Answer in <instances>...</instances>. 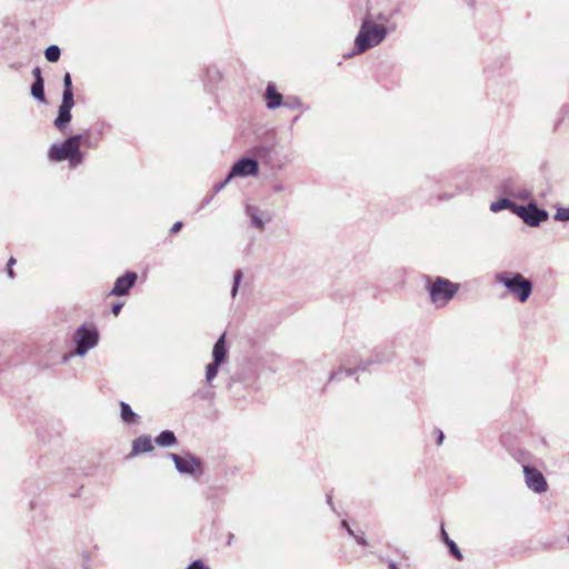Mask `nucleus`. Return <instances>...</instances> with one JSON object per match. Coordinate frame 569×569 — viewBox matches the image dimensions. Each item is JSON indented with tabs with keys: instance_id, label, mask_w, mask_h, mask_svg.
<instances>
[{
	"instance_id": "46",
	"label": "nucleus",
	"mask_w": 569,
	"mask_h": 569,
	"mask_svg": "<svg viewBox=\"0 0 569 569\" xmlns=\"http://www.w3.org/2000/svg\"><path fill=\"white\" fill-rule=\"evenodd\" d=\"M450 198H451V196L446 194V193H445V194H442V196H439V200H448V199H450Z\"/></svg>"
},
{
	"instance_id": "9",
	"label": "nucleus",
	"mask_w": 569,
	"mask_h": 569,
	"mask_svg": "<svg viewBox=\"0 0 569 569\" xmlns=\"http://www.w3.org/2000/svg\"><path fill=\"white\" fill-rule=\"evenodd\" d=\"M259 172V163L256 159L249 157H242L234 162L229 171V178L236 177H252Z\"/></svg>"
},
{
	"instance_id": "44",
	"label": "nucleus",
	"mask_w": 569,
	"mask_h": 569,
	"mask_svg": "<svg viewBox=\"0 0 569 569\" xmlns=\"http://www.w3.org/2000/svg\"><path fill=\"white\" fill-rule=\"evenodd\" d=\"M529 197H530V193L528 191H525V192L519 194V198H521V199H527Z\"/></svg>"
},
{
	"instance_id": "14",
	"label": "nucleus",
	"mask_w": 569,
	"mask_h": 569,
	"mask_svg": "<svg viewBox=\"0 0 569 569\" xmlns=\"http://www.w3.org/2000/svg\"><path fill=\"white\" fill-rule=\"evenodd\" d=\"M153 449H154V447H153L151 437L148 435H142V436L137 437L132 441L131 452L129 453L128 457L131 458L134 456L143 455V453L152 451Z\"/></svg>"
},
{
	"instance_id": "31",
	"label": "nucleus",
	"mask_w": 569,
	"mask_h": 569,
	"mask_svg": "<svg viewBox=\"0 0 569 569\" xmlns=\"http://www.w3.org/2000/svg\"><path fill=\"white\" fill-rule=\"evenodd\" d=\"M32 76H33L34 82H44L40 67H34L32 69Z\"/></svg>"
},
{
	"instance_id": "30",
	"label": "nucleus",
	"mask_w": 569,
	"mask_h": 569,
	"mask_svg": "<svg viewBox=\"0 0 569 569\" xmlns=\"http://www.w3.org/2000/svg\"><path fill=\"white\" fill-rule=\"evenodd\" d=\"M186 569H210L209 566H207L203 560L197 559L193 560Z\"/></svg>"
},
{
	"instance_id": "15",
	"label": "nucleus",
	"mask_w": 569,
	"mask_h": 569,
	"mask_svg": "<svg viewBox=\"0 0 569 569\" xmlns=\"http://www.w3.org/2000/svg\"><path fill=\"white\" fill-rule=\"evenodd\" d=\"M246 214L250 219L252 227L259 230L264 228V212L259 207L247 204Z\"/></svg>"
},
{
	"instance_id": "38",
	"label": "nucleus",
	"mask_w": 569,
	"mask_h": 569,
	"mask_svg": "<svg viewBox=\"0 0 569 569\" xmlns=\"http://www.w3.org/2000/svg\"><path fill=\"white\" fill-rule=\"evenodd\" d=\"M213 196H214V194H211V196H207V197H204V198L202 199V201H201V204H200V208H199V209H202V208H204L206 206H208V204L212 201Z\"/></svg>"
},
{
	"instance_id": "40",
	"label": "nucleus",
	"mask_w": 569,
	"mask_h": 569,
	"mask_svg": "<svg viewBox=\"0 0 569 569\" xmlns=\"http://www.w3.org/2000/svg\"><path fill=\"white\" fill-rule=\"evenodd\" d=\"M198 396L202 399H207L213 396V392L204 390V391H198Z\"/></svg>"
},
{
	"instance_id": "13",
	"label": "nucleus",
	"mask_w": 569,
	"mask_h": 569,
	"mask_svg": "<svg viewBox=\"0 0 569 569\" xmlns=\"http://www.w3.org/2000/svg\"><path fill=\"white\" fill-rule=\"evenodd\" d=\"M263 97L269 110H274L283 104V96L277 90L273 82H268Z\"/></svg>"
},
{
	"instance_id": "25",
	"label": "nucleus",
	"mask_w": 569,
	"mask_h": 569,
	"mask_svg": "<svg viewBox=\"0 0 569 569\" xmlns=\"http://www.w3.org/2000/svg\"><path fill=\"white\" fill-rule=\"evenodd\" d=\"M61 50L57 44H51L46 48L44 57L49 62H57L60 59Z\"/></svg>"
},
{
	"instance_id": "4",
	"label": "nucleus",
	"mask_w": 569,
	"mask_h": 569,
	"mask_svg": "<svg viewBox=\"0 0 569 569\" xmlns=\"http://www.w3.org/2000/svg\"><path fill=\"white\" fill-rule=\"evenodd\" d=\"M393 351L390 349L378 348L375 349L371 358L367 361H359L355 368H346L341 365L338 370L332 371L329 376V381L340 379L342 376H352L359 371H367L370 365H382L391 361Z\"/></svg>"
},
{
	"instance_id": "11",
	"label": "nucleus",
	"mask_w": 569,
	"mask_h": 569,
	"mask_svg": "<svg viewBox=\"0 0 569 569\" xmlns=\"http://www.w3.org/2000/svg\"><path fill=\"white\" fill-rule=\"evenodd\" d=\"M138 280V274L134 271H126L122 276L116 279L110 295L122 297L128 296L130 290L134 287Z\"/></svg>"
},
{
	"instance_id": "28",
	"label": "nucleus",
	"mask_w": 569,
	"mask_h": 569,
	"mask_svg": "<svg viewBox=\"0 0 569 569\" xmlns=\"http://www.w3.org/2000/svg\"><path fill=\"white\" fill-rule=\"evenodd\" d=\"M83 139H84V134L77 133V134H72V136L68 137L66 140L73 147L80 148V143L83 141Z\"/></svg>"
},
{
	"instance_id": "49",
	"label": "nucleus",
	"mask_w": 569,
	"mask_h": 569,
	"mask_svg": "<svg viewBox=\"0 0 569 569\" xmlns=\"http://www.w3.org/2000/svg\"><path fill=\"white\" fill-rule=\"evenodd\" d=\"M562 111L565 112V114H567L569 112V109L567 107H563Z\"/></svg>"
},
{
	"instance_id": "24",
	"label": "nucleus",
	"mask_w": 569,
	"mask_h": 569,
	"mask_svg": "<svg viewBox=\"0 0 569 569\" xmlns=\"http://www.w3.org/2000/svg\"><path fill=\"white\" fill-rule=\"evenodd\" d=\"M283 107L290 109V110H297V109H303V110H308L309 107H305V104L302 103L301 99L297 96H288L284 100H283Z\"/></svg>"
},
{
	"instance_id": "1",
	"label": "nucleus",
	"mask_w": 569,
	"mask_h": 569,
	"mask_svg": "<svg viewBox=\"0 0 569 569\" xmlns=\"http://www.w3.org/2000/svg\"><path fill=\"white\" fill-rule=\"evenodd\" d=\"M388 29L382 24L373 23L369 17L362 19L360 30L355 39V51L347 54L350 58L356 53H362L378 44L387 37Z\"/></svg>"
},
{
	"instance_id": "2",
	"label": "nucleus",
	"mask_w": 569,
	"mask_h": 569,
	"mask_svg": "<svg viewBox=\"0 0 569 569\" xmlns=\"http://www.w3.org/2000/svg\"><path fill=\"white\" fill-rule=\"evenodd\" d=\"M495 279L522 303L526 302L532 293V281L519 272H499L496 274Z\"/></svg>"
},
{
	"instance_id": "32",
	"label": "nucleus",
	"mask_w": 569,
	"mask_h": 569,
	"mask_svg": "<svg viewBox=\"0 0 569 569\" xmlns=\"http://www.w3.org/2000/svg\"><path fill=\"white\" fill-rule=\"evenodd\" d=\"M16 263V259L13 257H11L7 263V273L9 276V278H13L14 277V272H13V264Z\"/></svg>"
},
{
	"instance_id": "17",
	"label": "nucleus",
	"mask_w": 569,
	"mask_h": 569,
	"mask_svg": "<svg viewBox=\"0 0 569 569\" xmlns=\"http://www.w3.org/2000/svg\"><path fill=\"white\" fill-rule=\"evenodd\" d=\"M227 357L226 336L222 335L212 348V361L222 365Z\"/></svg>"
},
{
	"instance_id": "29",
	"label": "nucleus",
	"mask_w": 569,
	"mask_h": 569,
	"mask_svg": "<svg viewBox=\"0 0 569 569\" xmlns=\"http://www.w3.org/2000/svg\"><path fill=\"white\" fill-rule=\"evenodd\" d=\"M233 178H229V173L227 174V177L224 178L223 181L219 182V183H216L212 188L213 190V194L220 192L221 190H223L226 188V186L232 180Z\"/></svg>"
},
{
	"instance_id": "5",
	"label": "nucleus",
	"mask_w": 569,
	"mask_h": 569,
	"mask_svg": "<svg viewBox=\"0 0 569 569\" xmlns=\"http://www.w3.org/2000/svg\"><path fill=\"white\" fill-rule=\"evenodd\" d=\"M48 158L53 162L69 161L71 168L78 167L83 161V152L73 147L66 139L61 143H52L48 151Z\"/></svg>"
},
{
	"instance_id": "51",
	"label": "nucleus",
	"mask_w": 569,
	"mask_h": 569,
	"mask_svg": "<svg viewBox=\"0 0 569 569\" xmlns=\"http://www.w3.org/2000/svg\"><path fill=\"white\" fill-rule=\"evenodd\" d=\"M378 19H379V20H383V19H385L383 14H379V16H378Z\"/></svg>"
},
{
	"instance_id": "8",
	"label": "nucleus",
	"mask_w": 569,
	"mask_h": 569,
	"mask_svg": "<svg viewBox=\"0 0 569 569\" xmlns=\"http://www.w3.org/2000/svg\"><path fill=\"white\" fill-rule=\"evenodd\" d=\"M516 216H518L527 226L536 228L539 227L542 222L549 219V212L538 207L535 201H530L526 206L519 204L516 210Z\"/></svg>"
},
{
	"instance_id": "21",
	"label": "nucleus",
	"mask_w": 569,
	"mask_h": 569,
	"mask_svg": "<svg viewBox=\"0 0 569 569\" xmlns=\"http://www.w3.org/2000/svg\"><path fill=\"white\" fill-rule=\"evenodd\" d=\"M30 93L32 98L41 103H46L44 82H34L31 84Z\"/></svg>"
},
{
	"instance_id": "18",
	"label": "nucleus",
	"mask_w": 569,
	"mask_h": 569,
	"mask_svg": "<svg viewBox=\"0 0 569 569\" xmlns=\"http://www.w3.org/2000/svg\"><path fill=\"white\" fill-rule=\"evenodd\" d=\"M154 442L159 447L169 448L176 446L178 443V439L173 431L163 430L154 438Z\"/></svg>"
},
{
	"instance_id": "33",
	"label": "nucleus",
	"mask_w": 569,
	"mask_h": 569,
	"mask_svg": "<svg viewBox=\"0 0 569 569\" xmlns=\"http://www.w3.org/2000/svg\"><path fill=\"white\" fill-rule=\"evenodd\" d=\"M123 307V303L122 302H114L112 303L111 306V312L114 315V316H118L121 311Z\"/></svg>"
},
{
	"instance_id": "48",
	"label": "nucleus",
	"mask_w": 569,
	"mask_h": 569,
	"mask_svg": "<svg viewBox=\"0 0 569 569\" xmlns=\"http://www.w3.org/2000/svg\"><path fill=\"white\" fill-rule=\"evenodd\" d=\"M561 121H562V120L560 119L559 121H557V122H556V124H555V129H557V128L560 126Z\"/></svg>"
},
{
	"instance_id": "20",
	"label": "nucleus",
	"mask_w": 569,
	"mask_h": 569,
	"mask_svg": "<svg viewBox=\"0 0 569 569\" xmlns=\"http://www.w3.org/2000/svg\"><path fill=\"white\" fill-rule=\"evenodd\" d=\"M441 538L445 545L448 547L450 555L457 560H462V552L460 551L457 543L449 538L448 533L443 528H441Z\"/></svg>"
},
{
	"instance_id": "50",
	"label": "nucleus",
	"mask_w": 569,
	"mask_h": 569,
	"mask_svg": "<svg viewBox=\"0 0 569 569\" xmlns=\"http://www.w3.org/2000/svg\"><path fill=\"white\" fill-rule=\"evenodd\" d=\"M298 120H299V116H296V117L293 118V120H292V123L298 122Z\"/></svg>"
},
{
	"instance_id": "34",
	"label": "nucleus",
	"mask_w": 569,
	"mask_h": 569,
	"mask_svg": "<svg viewBox=\"0 0 569 569\" xmlns=\"http://www.w3.org/2000/svg\"><path fill=\"white\" fill-rule=\"evenodd\" d=\"M272 190L277 193H280L286 190V186L282 182H276L272 184Z\"/></svg>"
},
{
	"instance_id": "43",
	"label": "nucleus",
	"mask_w": 569,
	"mask_h": 569,
	"mask_svg": "<svg viewBox=\"0 0 569 569\" xmlns=\"http://www.w3.org/2000/svg\"><path fill=\"white\" fill-rule=\"evenodd\" d=\"M388 569H400L395 561L388 563Z\"/></svg>"
},
{
	"instance_id": "36",
	"label": "nucleus",
	"mask_w": 569,
	"mask_h": 569,
	"mask_svg": "<svg viewBox=\"0 0 569 569\" xmlns=\"http://www.w3.org/2000/svg\"><path fill=\"white\" fill-rule=\"evenodd\" d=\"M182 227H183L182 221H177V222H176V223H173V226L171 227L170 232H171V233H177V232H179V231L182 229Z\"/></svg>"
},
{
	"instance_id": "45",
	"label": "nucleus",
	"mask_w": 569,
	"mask_h": 569,
	"mask_svg": "<svg viewBox=\"0 0 569 569\" xmlns=\"http://www.w3.org/2000/svg\"><path fill=\"white\" fill-rule=\"evenodd\" d=\"M327 503L332 506V496L330 493L327 495ZM333 509V507H331Z\"/></svg>"
},
{
	"instance_id": "22",
	"label": "nucleus",
	"mask_w": 569,
	"mask_h": 569,
	"mask_svg": "<svg viewBox=\"0 0 569 569\" xmlns=\"http://www.w3.org/2000/svg\"><path fill=\"white\" fill-rule=\"evenodd\" d=\"M74 100L73 87H72V78L69 72H66L63 76V91L62 99Z\"/></svg>"
},
{
	"instance_id": "39",
	"label": "nucleus",
	"mask_w": 569,
	"mask_h": 569,
	"mask_svg": "<svg viewBox=\"0 0 569 569\" xmlns=\"http://www.w3.org/2000/svg\"><path fill=\"white\" fill-rule=\"evenodd\" d=\"M443 439H445V435H443L442 430L437 429V445L438 446L442 445Z\"/></svg>"
},
{
	"instance_id": "7",
	"label": "nucleus",
	"mask_w": 569,
	"mask_h": 569,
	"mask_svg": "<svg viewBox=\"0 0 569 569\" xmlns=\"http://www.w3.org/2000/svg\"><path fill=\"white\" fill-rule=\"evenodd\" d=\"M167 457L174 463L177 471L181 475H188L199 479L203 475L202 461L193 453L187 452L183 456L168 452Z\"/></svg>"
},
{
	"instance_id": "26",
	"label": "nucleus",
	"mask_w": 569,
	"mask_h": 569,
	"mask_svg": "<svg viewBox=\"0 0 569 569\" xmlns=\"http://www.w3.org/2000/svg\"><path fill=\"white\" fill-rule=\"evenodd\" d=\"M242 278H243L242 270L237 269L233 272V281H232V288H231V292H230L232 298H236L239 287H240V283L242 281Z\"/></svg>"
},
{
	"instance_id": "52",
	"label": "nucleus",
	"mask_w": 569,
	"mask_h": 569,
	"mask_svg": "<svg viewBox=\"0 0 569 569\" xmlns=\"http://www.w3.org/2000/svg\"><path fill=\"white\" fill-rule=\"evenodd\" d=\"M567 540H568V542H569V536H568Z\"/></svg>"
},
{
	"instance_id": "41",
	"label": "nucleus",
	"mask_w": 569,
	"mask_h": 569,
	"mask_svg": "<svg viewBox=\"0 0 569 569\" xmlns=\"http://www.w3.org/2000/svg\"><path fill=\"white\" fill-rule=\"evenodd\" d=\"M510 180H503L500 184V191L507 192V189L509 188Z\"/></svg>"
},
{
	"instance_id": "19",
	"label": "nucleus",
	"mask_w": 569,
	"mask_h": 569,
	"mask_svg": "<svg viewBox=\"0 0 569 569\" xmlns=\"http://www.w3.org/2000/svg\"><path fill=\"white\" fill-rule=\"evenodd\" d=\"M519 204L510 200L509 198H499L496 201L490 203V210L495 213L501 211V210H510L516 214V210Z\"/></svg>"
},
{
	"instance_id": "10",
	"label": "nucleus",
	"mask_w": 569,
	"mask_h": 569,
	"mask_svg": "<svg viewBox=\"0 0 569 569\" xmlns=\"http://www.w3.org/2000/svg\"><path fill=\"white\" fill-rule=\"evenodd\" d=\"M523 473L526 485L536 493H542L548 490V483L545 476L535 467L525 466Z\"/></svg>"
},
{
	"instance_id": "37",
	"label": "nucleus",
	"mask_w": 569,
	"mask_h": 569,
	"mask_svg": "<svg viewBox=\"0 0 569 569\" xmlns=\"http://www.w3.org/2000/svg\"><path fill=\"white\" fill-rule=\"evenodd\" d=\"M355 538V540L357 541L358 545L360 546H367L368 545V541L366 540V538L363 536H359V535H356L352 536Z\"/></svg>"
},
{
	"instance_id": "23",
	"label": "nucleus",
	"mask_w": 569,
	"mask_h": 569,
	"mask_svg": "<svg viewBox=\"0 0 569 569\" xmlns=\"http://www.w3.org/2000/svg\"><path fill=\"white\" fill-rule=\"evenodd\" d=\"M220 366V363L211 361L206 367V383L210 388H213L212 381L217 377Z\"/></svg>"
},
{
	"instance_id": "12",
	"label": "nucleus",
	"mask_w": 569,
	"mask_h": 569,
	"mask_svg": "<svg viewBox=\"0 0 569 569\" xmlns=\"http://www.w3.org/2000/svg\"><path fill=\"white\" fill-rule=\"evenodd\" d=\"M74 106V100L62 99L58 109V114L54 119V126L62 131L71 121V110Z\"/></svg>"
},
{
	"instance_id": "35",
	"label": "nucleus",
	"mask_w": 569,
	"mask_h": 569,
	"mask_svg": "<svg viewBox=\"0 0 569 569\" xmlns=\"http://www.w3.org/2000/svg\"><path fill=\"white\" fill-rule=\"evenodd\" d=\"M341 527L343 529H346V531L348 532L349 536H355V531L352 530V528L349 526L348 521L347 520H342L341 521Z\"/></svg>"
},
{
	"instance_id": "27",
	"label": "nucleus",
	"mask_w": 569,
	"mask_h": 569,
	"mask_svg": "<svg viewBox=\"0 0 569 569\" xmlns=\"http://www.w3.org/2000/svg\"><path fill=\"white\" fill-rule=\"evenodd\" d=\"M553 219L556 221H569V207H560L557 209Z\"/></svg>"
},
{
	"instance_id": "3",
	"label": "nucleus",
	"mask_w": 569,
	"mask_h": 569,
	"mask_svg": "<svg viewBox=\"0 0 569 569\" xmlns=\"http://www.w3.org/2000/svg\"><path fill=\"white\" fill-rule=\"evenodd\" d=\"M426 289L432 303L442 307L457 295L459 284L440 276L433 280L431 277H427Z\"/></svg>"
},
{
	"instance_id": "6",
	"label": "nucleus",
	"mask_w": 569,
	"mask_h": 569,
	"mask_svg": "<svg viewBox=\"0 0 569 569\" xmlns=\"http://www.w3.org/2000/svg\"><path fill=\"white\" fill-rule=\"evenodd\" d=\"M74 355L83 357L99 343L100 335L93 325L83 323L77 328L73 335Z\"/></svg>"
},
{
	"instance_id": "42",
	"label": "nucleus",
	"mask_w": 569,
	"mask_h": 569,
	"mask_svg": "<svg viewBox=\"0 0 569 569\" xmlns=\"http://www.w3.org/2000/svg\"><path fill=\"white\" fill-rule=\"evenodd\" d=\"M73 356H76V355H74V351H73L72 353L64 355V356L62 357V362H63V363H67V362L71 359V357H73Z\"/></svg>"
},
{
	"instance_id": "47",
	"label": "nucleus",
	"mask_w": 569,
	"mask_h": 569,
	"mask_svg": "<svg viewBox=\"0 0 569 569\" xmlns=\"http://www.w3.org/2000/svg\"><path fill=\"white\" fill-rule=\"evenodd\" d=\"M232 538H233V535H232V533H230V535H229V539H228V543H229V545L231 543Z\"/></svg>"
},
{
	"instance_id": "16",
	"label": "nucleus",
	"mask_w": 569,
	"mask_h": 569,
	"mask_svg": "<svg viewBox=\"0 0 569 569\" xmlns=\"http://www.w3.org/2000/svg\"><path fill=\"white\" fill-rule=\"evenodd\" d=\"M120 418L126 425H137L140 421V417L136 413L130 405L126 401H120Z\"/></svg>"
}]
</instances>
